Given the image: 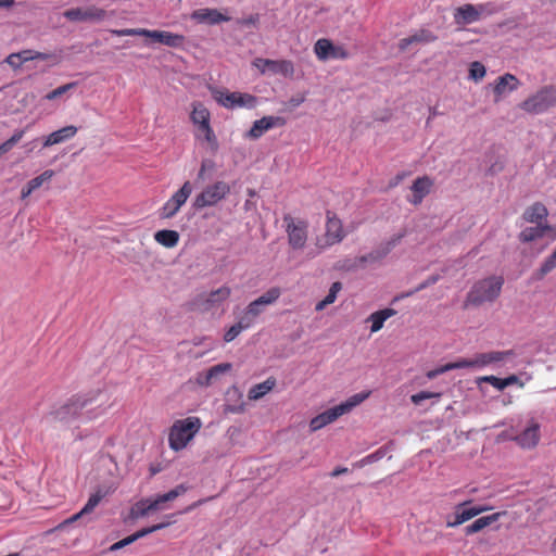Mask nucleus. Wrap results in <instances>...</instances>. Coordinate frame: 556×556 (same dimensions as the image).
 <instances>
[{
  "label": "nucleus",
  "instance_id": "f257e3e1",
  "mask_svg": "<svg viewBox=\"0 0 556 556\" xmlns=\"http://www.w3.org/2000/svg\"><path fill=\"white\" fill-rule=\"evenodd\" d=\"M104 392L101 389L90 390L87 393L75 394L71 396L64 404L52 409L49 416L60 422H68L71 420L84 417L92 420L106 410L109 400L101 401Z\"/></svg>",
  "mask_w": 556,
  "mask_h": 556
},
{
  "label": "nucleus",
  "instance_id": "f03ea898",
  "mask_svg": "<svg viewBox=\"0 0 556 556\" xmlns=\"http://www.w3.org/2000/svg\"><path fill=\"white\" fill-rule=\"evenodd\" d=\"M504 283L502 276H491L477 281L467 293L464 306H481L494 302L501 294Z\"/></svg>",
  "mask_w": 556,
  "mask_h": 556
},
{
  "label": "nucleus",
  "instance_id": "7ed1b4c3",
  "mask_svg": "<svg viewBox=\"0 0 556 556\" xmlns=\"http://www.w3.org/2000/svg\"><path fill=\"white\" fill-rule=\"evenodd\" d=\"M202 422L198 417H188L176 420L169 430L168 442L174 451H180L187 446L200 430Z\"/></svg>",
  "mask_w": 556,
  "mask_h": 556
},
{
  "label": "nucleus",
  "instance_id": "20e7f679",
  "mask_svg": "<svg viewBox=\"0 0 556 556\" xmlns=\"http://www.w3.org/2000/svg\"><path fill=\"white\" fill-rule=\"evenodd\" d=\"M556 103V90L545 86L520 103V109L530 114H541Z\"/></svg>",
  "mask_w": 556,
  "mask_h": 556
},
{
  "label": "nucleus",
  "instance_id": "39448f33",
  "mask_svg": "<svg viewBox=\"0 0 556 556\" xmlns=\"http://www.w3.org/2000/svg\"><path fill=\"white\" fill-rule=\"evenodd\" d=\"M213 98L219 105L230 110L236 108L253 109L257 104V98L253 94L238 91L230 92L226 89L214 90Z\"/></svg>",
  "mask_w": 556,
  "mask_h": 556
},
{
  "label": "nucleus",
  "instance_id": "423d86ee",
  "mask_svg": "<svg viewBox=\"0 0 556 556\" xmlns=\"http://www.w3.org/2000/svg\"><path fill=\"white\" fill-rule=\"evenodd\" d=\"M229 192L230 187L226 181H216L204 188L203 191L195 197L193 205L195 208L213 206L225 199Z\"/></svg>",
  "mask_w": 556,
  "mask_h": 556
},
{
  "label": "nucleus",
  "instance_id": "0eeeda50",
  "mask_svg": "<svg viewBox=\"0 0 556 556\" xmlns=\"http://www.w3.org/2000/svg\"><path fill=\"white\" fill-rule=\"evenodd\" d=\"M230 288L223 286L208 293H201L197 295L191 302V308L198 311H210L219 306L230 296Z\"/></svg>",
  "mask_w": 556,
  "mask_h": 556
},
{
  "label": "nucleus",
  "instance_id": "6e6552de",
  "mask_svg": "<svg viewBox=\"0 0 556 556\" xmlns=\"http://www.w3.org/2000/svg\"><path fill=\"white\" fill-rule=\"evenodd\" d=\"M314 53L319 61H327L329 59L346 60L350 58L349 51L343 46H334L327 38H320L315 42Z\"/></svg>",
  "mask_w": 556,
  "mask_h": 556
},
{
  "label": "nucleus",
  "instance_id": "1a4fd4ad",
  "mask_svg": "<svg viewBox=\"0 0 556 556\" xmlns=\"http://www.w3.org/2000/svg\"><path fill=\"white\" fill-rule=\"evenodd\" d=\"M470 504H471V501H465L463 503L457 504L455 506L454 519L453 520L448 519L446 521V526L448 528L457 527V526L470 520L471 518L491 509L489 506H485V505L469 506Z\"/></svg>",
  "mask_w": 556,
  "mask_h": 556
},
{
  "label": "nucleus",
  "instance_id": "9d476101",
  "mask_svg": "<svg viewBox=\"0 0 556 556\" xmlns=\"http://www.w3.org/2000/svg\"><path fill=\"white\" fill-rule=\"evenodd\" d=\"M289 243H305L307 240L308 223L302 218L292 217L286 214L282 218Z\"/></svg>",
  "mask_w": 556,
  "mask_h": 556
},
{
  "label": "nucleus",
  "instance_id": "9b49d317",
  "mask_svg": "<svg viewBox=\"0 0 556 556\" xmlns=\"http://www.w3.org/2000/svg\"><path fill=\"white\" fill-rule=\"evenodd\" d=\"M192 192V186L186 181L181 188L168 199L161 208V216L164 218L173 217L186 203Z\"/></svg>",
  "mask_w": 556,
  "mask_h": 556
},
{
  "label": "nucleus",
  "instance_id": "f8f14e48",
  "mask_svg": "<svg viewBox=\"0 0 556 556\" xmlns=\"http://www.w3.org/2000/svg\"><path fill=\"white\" fill-rule=\"evenodd\" d=\"M513 351H492L486 353L476 354L471 359H459L462 368L467 367H484L486 365L504 361L507 356H511Z\"/></svg>",
  "mask_w": 556,
  "mask_h": 556
},
{
  "label": "nucleus",
  "instance_id": "ddd939ff",
  "mask_svg": "<svg viewBox=\"0 0 556 556\" xmlns=\"http://www.w3.org/2000/svg\"><path fill=\"white\" fill-rule=\"evenodd\" d=\"M286 123L287 121L282 116H264L253 123L252 127L247 132V138L253 140L258 139L269 129L275 127H282L286 125Z\"/></svg>",
  "mask_w": 556,
  "mask_h": 556
},
{
  "label": "nucleus",
  "instance_id": "4468645a",
  "mask_svg": "<svg viewBox=\"0 0 556 556\" xmlns=\"http://www.w3.org/2000/svg\"><path fill=\"white\" fill-rule=\"evenodd\" d=\"M345 237L342 220L332 211L326 212V238L328 243H340Z\"/></svg>",
  "mask_w": 556,
  "mask_h": 556
},
{
  "label": "nucleus",
  "instance_id": "2eb2a0df",
  "mask_svg": "<svg viewBox=\"0 0 556 556\" xmlns=\"http://www.w3.org/2000/svg\"><path fill=\"white\" fill-rule=\"evenodd\" d=\"M190 121L192 122V124L195 128L194 132H199L201 130L212 127L211 112L200 101L192 102L191 112H190Z\"/></svg>",
  "mask_w": 556,
  "mask_h": 556
},
{
  "label": "nucleus",
  "instance_id": "dca6fc26",
  "mask_svg": "<svg viewBox=\"0 0 556 556\" xmlns=\"http://www.w3.org/2000/svg\"><path fill=\"white\" fill-rule=\"evenodd\" d=\"M433 184V180L429 176L418 177L410 187L412 197L408 199V202L414 205H419L430 193Z\"/></svg>",
  "mask_w": 556,
  "mask_h": 556
},
{
  "label": "nucleus",
  "instance_id": "f3484780",
  "mask_svg": "<svg viewBox=\"0 0 556 556\" xmlns=\"http://www.w3.org/2000/svg\"><path fill=\"white\" fill-rule=\"evenodd\" d=\"M144 36L151 38L153 41L162 43L167 47L177 48L180 47L184 41L185 37L179 34H174L170 31L165 30H150L144 28Z\"/></svg>",
  "mask_w": 556,
  "mask_h": 556
},
{
  "label": "nucleus",
  "instance_id": "a211bd4d",
  "mask_svg": "<svg viewBox=\"0 0 556 556\" xmlns=\"http://www.w3.org/2000/svg\"><path fill=\"white\" fill-rule=\"evenodd\" d=\"M105 11L100 8H88V9H70L64 12V16L70 21L81 22V21H100L105 17Z\"/></svg>",
  "mask_w": 556,
  "mask_h": 556
},
{
  "label": "nucleus",
  "instance_id": "6ab92c4d",
  "mask_svg": "<svg viewBox=\"0 0 556 556\" xmlns=\"http://www.w3.org/2000/svg\"><path fill=\"white\" fill-rule=\"evenodd\" d=\"M520 83L513 74H504L500 76L493 86L494 101L498 102L506 92H511L518 89Z\"/></svg>",
  "mask_w": 556,
  "mask_h": 556
},
{
  "label": "nucleus",
  "instance_id": "aec40b11",
  "mask_svg": "<svg viewBox=\"0 0 556 556\" xmlns=\"http://www.w3.org/2000/svg\"><path fill=\"white\" fill-rule=\"evenodd\" d=\"M547 216L548 210L542 202L532 203L522 213L525 222L538 225H548Z\"/></svg>",
  "mask_w": 556,
  "mask_h": 556
},
{
  "label": "nucleus",
  "instance_id": "412c9836",
  "mask_svg": "<svg viewBox=\"0 0 556 556\" xmlns=\"http://www.w3.org/2000/svg\"><path fill=\"white\" fill-rule=\"evenodd\" d=\"M343 408L339 407V405L331 407L321 414L314 417L309 422L311 431H317L321 429L323 427L337 420L340 416L344 415L342 413Z\"/></svg>",
  "mask_w": 556,
  "mask_h": 556
},
{
  "label": "nucleus",
  "instance_id": "4be33fe9",
  "mask_svg": "<svg viewBox=\"0 0 556 556\" xmlns=\"http://www.w3.org/2000/svg\"><path fill=\"white\" fill-rule=\"evenodd\" d=\"M230 369H231L230 363H222V364L215 365L206 371L199 372L197 375L195 381L201 387H208L213 383V381L217 377L229 371Z\"/></svg>",
  "mask_w": 556,
  "mask_h": 556
},
{
  "label": "nucleus",
  "instance_id": "5701e85b",
  "mask_svg": "<svg viewBox=\"0 0 556 556\" xmlns=\"http://www.w3.org/2000/svg\"><path fill=\"white\" fill-rule=\"evenodd\" d=\"M77 127L73 125L65 126L48 135L43 140V148L62 143L72 139L77 134Z\"/></svg>",
  "mask_w": 556,
  "mask_h": 556
},
{
  "label": "nucleus",
  "instance_id": "b1692460",
  "mask_svg": "<svg viewBox=\"0 0 556 556\" xmlns=\"http://www.w3.org/2000/svg\"><path fill=\"white\" fill-rule=\"evenodd\" d=\"M435 40L437 36L432 31L428 29H420L414 35L401 39L399 47L401 50H406L413 43H429Z\"/></svg>",
  "mask_w": 556,
  "mask_h": 556
},
{
  "label": "nucleus",
  "instance_id": "393cba45",
  "mask_svg": "<svg viewBox=\"0 0 556 556\" xmlns=\"http://www.w3.org/2000/svg\"><path fill=\"white\" fill-rule=\"evenodd\" d=\"M454 17L457 24H470L480 18V12L476 5L467 3L456 9Z\"/></svg>",
  "mask_w": 556,
  "mask_h": 556
},
{
  "label": "nucleus",
  "instance_id": "a878e982",
  "mask_svg": "<svg viewBox=\"0 0 556 556\" xmlns=\"http://www.w3.org/2000/svg\"><path fill=\"white\" fill-rule=\"evenodd\" d=\"M388 248H380L377 249L370 253L364 254L355 260V262L351 265H349V268H358V267H366L367 265H372L375 263H378L381 261L388 253Z\"/></svg>",
  "mask_w": 556,
  "mask_h": 556
},
{
  "label": "nucleus",
  "instance_id": "bb28decb",
  "mask_svg": "<svg viewBox=\"0 0 556 556\" xmlns=\"http://www.w3.org/2000/svg\"><path fill=\"white\" fill-rule=\"evenodd\" d=\"M505 511H498L489 516H483L475 520L472 523L465 527L464 531L466 535H471L473 533H477L484 528L491 526L495 521L500 519L501 516L505 515Z\"/></svg>",
  "mask_w": 556,
  "mask_h": 556
},
{
  "label": "nucleus",
  "instance_id": "cd10ccee",
  "mask_svg": "<svg viewBox=\"0 0 556 556\" xmlns=\"http://www.w3.org/2000/svg\"><path fill=\"white\" fill-rule=\"evenodd\" d=\"M553 228L549 225H538L527 227L520 232V239L523 242H531L544 238Z\"/></svg>",
  "mask_w": 556,
  "mask_h": 556
},
{
  "label": "nucleus",
  "instance_id": "c85d7f7f",
  "mask_svg": "<svg viewBox=\"0 0 556 556\" xmlns=\"http://www.w3.org/2000/svg\"><path fill=\"white\" fill-rule=\"evenodd\" d=\"M193 17L199 22L208 23L211 25L218 24L220 22L229 21V17L222 14L216 9H200L194 11Z\"/></svg>",
  "mask_w": 556,
  "mask_h": 556
},
{
  "label": "nucleus",
  "instance_id": "c756f323",
  "mask_svg": "<svg viewBox=\"0 0 556 556\" xmlns=\"http://www.w3.org/2000/svg\"><path fill=\"white\" fill-rule=\"evenodd\" d=\"M539 438V425H533L525 429L515 440L521 447L531 448L538 444Z\"/></svg>",
  "mask_w": 556,
  "mask_h": 556
},
{
  "label": "nucleus",
  "instance_id": "7c9ffc66",
  "mask_svg": "<svg viewBox=\"0 0 556 556\" xmlns=\"http://www.w3.org/2000/svg\"><path fill=\"white\" fill-rule=\"evenodd\" d=\"M194 138L205 142L211 154L215 155L218 152L219 143L213 127L206 128L199 132H194Z\"/></svg>",
  "mask_w": 556,
  "mask_h": 556
},
{
  "label": "nucleus",
  "instance_id": "2f4dec72",
  "mask_svg": "<svg viewBox=\"0 0 556 556\" xmlns=\"http://www.w3.org/2000/svg\"><path fill=\"white\" fill-rule=\"evenodd\" d=\"M395 311L393 308H384L381 311H377L369 315L367 321H371L370 331L377 332L383 327V323L391 316L395 315Z\"/></svg>",
  "mask_w": 556,
  "mask_h": 556
},
{
  "label": "nucleus",
  "instance_id": "473e14b6",
  "mask_svg": "<svg viewBox=\"0 0 556 556\" xmlns=\"http://www.w3.org/2000/svg\"><path fill=\"white\" fill-rule=\"evenodd\" d=\"M268 72L273 74H281L286 77L292 76L294 73V66L289 60H270Z\"/></svg>",
  "mask_w": 556,
  "mask_h": 556
},
{
  "label": "nucleus",
  "instance_id": "72a5a7b5",
  "mask_svg": "<svg viewBox=\"0 0 556 556\" xmlns=\"http://www.w3.org/2000/svg\"><path fill=\"white\" fill-rule=\"evenodd\" d=\"M150 500L149 498H142L138 501L130 509L129 517L132 520L143 518L146 516H149L151 513H154L153 509L150 507Z\"/></svg>",
  "mask_w": 556,
  "mask_h": 556
},
{
  "label": "nucleus",
  "instance_id": "f704fd0d",
  "mask_svg": "<svg viewBox=\"0 0 556 556\" xmlns=\"http://www.w3.org/2000/svg\"><path fill=\"white\" fill-rule=\"evenodd\" d=\"M275 380L267 379L266 381L253 386L249 391L250 400H258L268 393L275 387Z\"/></svg>",
  "mask_w": 556,
  "mask_h": 556
},
{
  "label": "nucleus",
  "instance_id": "c9c22d12",
  "mask_svg": "<svg viewBox=\"0 0 556 556\" xmlns=\"http://www.w3.org/2000/svg\"><path fill=\"white\" fill-rule=\"evenodd\" d=\"M109 492L102 488H98L97 491L90 495L88 502L83 507V514L90 515L93 509L99 505L101 500L106 496Z\"/></svg>",
  "mask_w": 556,
  "mask_h": 556
},
{
  "label": "nucleus",
  "instance_id": "e433bc0d",
  "mask_svg": "<svg viewBox=\"0 0 556 556\" xmlns=\"http://www.w3.org/2000/svg\"><path fill=\"white\" fill-rule=\"evenodd\" d=\"M16 53L22 64L33 60L47 61L52 56L50 53L39 52L31 49L22 50Z\"/></svg>",
  "mask_w": 556,
  "mask_h": 556
},
{
  "label": "nucleus",
  "instance_id": "4c0bfd02",
  "mask_svg": "<svg viewBox=\"0 0 556 556\" xmlns=\"http://www.w3.org/2000/svg\"><path fill=\"white\" fill-rule=\"evenodd\" d=\"M265 306L258 303L257 300L252 301L245 308L242 317L249 320V325L251 326L254 320L264 312Z\"/></svg>",
  "mask_w": 556,
  "mask_h": 556
},
{
  "label": "nucleus",
  "instance_id": "58836bf2",
  "mask_svg": "<svg viewBox=\"0 0 556 556\" xmlns=\"http://www.w3.org/2000/svg\"><path fill=\"white\" fill-rule=\"evenodd\" d=\"M249 327H250V325H249V320H247V318H243V317L241 316V317L239 318L238 323H237V324H235L233 326H231V327L227 330V332H226V333H225V336H224V340H225L226 342H230V341L235 340V339L239 336V333H240L242 330H244V329H247V328H249Z\"/></svg>",
  "mask_w": 556,
  "mask_h": 556
},
{
  "label": "nucleus",
  "instance_id": "ea45409f",
  "mask_svg": "<svg viewBox=\"0 0 556 556\" xmlns=\"http://www.w3.org/2000/svg\"><path fill=\"white\" fill-rule=\"evenodd\" d=\"M556 267V251L542 264L540 269L533 273V280H542L545 275Z\"/></svg>",
  "mask_w": 556,
  "mask_h": 556
},
{
  "label": "nucleus",
  "instance_id": "a19ab883",
  "mask_svg": "<svg viewBox=\"0 0 556 556\" xmlns=\"http://www.w3.org/2000/svg\"><path fill=\"white\" fill-rule=\"evenodd\" d=\"M369 396V392L365 393H357L351 396L348 401L339 404V407H342L343 414L350 413L355 406L359 405L362 402H364Z\"/></svg>",
  "mask_w": 556,
  "mask_h": 556
},
{
  "label": "nucleus",
  "instance_id": "79ce46f5",
  "mask_svg": "<svg viewBox=\"0 0 556 556\" xmlns=\"http://www.w3.org/2000/svg\"><path fill=\"white\" fill-rule=\"evenodd\" d=\"M154 239L157 243H177L179 233L176 230L164 229L157 231L154 235Z\"/></svg>",
  "mask_w": 556,
  "mask_h": 556
},
{
  "label": "nucleus",
  "instance_id": "37998d69",
  "mask_svg": "<svg viewBox=\"0 0 556 556\" xmlns=\"http://www.w3.org/2000/svg\"><path fill=\"white\" fill-rule=\"evenodd\" d=\"M281 294V290L278 287H273L268 289L265 293H263L261 296H258L256 300L258 303H261L263 306L270 305L275 303Z\"/></svg>",
  "mask_w": 556,
  "mask_h": 556
},
{
  "label": "nucleus",
  "instance_id": "c03bdc74",
  "mask_svg": "<svg viewBox=\"0 0 556 556\" xmlns=\"http://www.w3.org/2000/svg\"><path fill=\"white\" fill-rule=\"evenodd\" d=\"M462 368V365H459V362H453V363H447L443 366H440L435 369H432V370H429L427 371L426 374V377L429 379V380H432L434 378H437L438 376L442 375V374H445L450 370H453V369H460Z\"/></svg>",
  "mask_w": 556,
  "mask_h": 556
},
{
  "label": "nucleus",
  "instance_id": "a18cd8bd",
  "mask_svg": "<svg viewBox=\"0 0 556 556\" xmlns=\"http://www.w3.org/2000/svg\"><path fill=\"white\" fill-rule=\"evenodd\" d=\"M486 74L485 66L478 61H475L470 64L469 67V78H471L475 81L482 80L483 77Z\"/></svg>",
  "mask_w": 556,
  "mask_h": 556
},
{
  "label": "nucleus",
  "instance_id": "49530a36",
  "mask_svg": "<svg viewBox=\"0 0 556 556\" xmlns=\"http://www.w3.org/2000/svg\"><path fill=\"white\" fill-rule=\"evenodd\" d=\"M170 522H161V523H156V525H153L151 527H147V528H142L140 530H138L137 532L132 533V538L135 540V542L150 533H153L155 531H159L161 529H164L166 528L167 526H169Z\"/></svg>",
  "mask_w": 556,
  "mask_h": 556
},
{
  "label": "nucleus",
  "instance_id": "de8ad7c7",
  "mask_svg": "<svg viewBox=\"0 0 556 556\" xmlns=\"http://www.w3.org/2000/svg\"><path fill=\"white\" fill-rule=\"evenodd\" d=\"M150 500V507L153 511H160L166 508L165 504L172 502L167 493L159 494L155 497H148Z\"/></svg>",
  "mask_w": 556,
  "mask_h": 556
},
{
  "label": "nucleus",
  "instance_id": "09e8293b",
  "mask_svg": "<svg viewBox=\"0 0 556 556\" xmlns=\"http://www.w3.org/2000/svg\"><path fill=\"white\" fill-rule=\"evenodd\" d=\"M76 85H77V83H68V84L62 85V86L55 88L54 90L48 92L45 96V99H47L49 101L55 100V99L60 98L61 96L65 94L71 89L75 88Z\"/></svg>",
  "mask_w": 556,
  "mask_h": 556
},
{
  "label": "nucleus",
  "instance_id": "8fccbe9b",
  "mask_svg": "<svg viewBox=\"0 0 556 556\" xmlns=\"http://www.w3.org/2000/svg\"><path fill=\"white\" fill-rule=\"evenodd\" d=\"M442 395L441 392H430V391H420L416 394H413L410 396V401L415 404V405H420L425 400H429V399H440Z\"/></svg>",
  "mask_w": 556,
  "mask_h": 556
},
{
  "label": "nucleus",
  "instance_id": "3c124183",
  "mask_svg": "<svg viewBox=\"0 0 556 556\" xmlns=\"http://www.w3.org/2000/svg\"><path fill=\"white\" fill-rule=\"evenodd\" d=\"M53 175L54 172L52 169H47L39 176L30 179L27 184L30 186V190H36L41 187L45 181L51 179Z\"/></svg>",
  "mask_w": 556,
  "mask_h": 556
},
{
  "label": "nucleus",
  "instance_id": "603ef678",
  "mask_svg": "<svg viewBox=\"0 0 556 556\" xmlns=\"http://www.w3.org/2000/svg\"><path fill=\"white\" fill-rule=\"evenodd\" d=\"M439 279H440L439 275H431L424 282H421L418 287H416L414 290L406 292L402 296H410V295L415 294L416 292L421 291V290L428 288L429 286L437 283L439 281Z\"/></svg>",
  "mask_w": 556,
  "mask_h": 556
},
{
  "label": "nucleus",
  "instance_id": "864d4df0",
  "mask_svg": "<svg viewBox=\"0 0 556 556\" xmlns=\"http://www.w3.org/2000/svg\"><path fill=\"white\" fill-rule=\"evenodd\" d=\"M111 33L115 36H144V28H125V29H113Z\"/></svg>",
  "mask_w": 556,
  "mask_h": 556
},
{
  "label": "nucleus",
  "instance_id": "5fc2aeb1",
  "mask_svg": "<svg viewBox=\"0 0 556 556\" xmlns=\"http://www.w3.org/2000/svg\"><path fill=\"white\" fill-rule=\"evenodd\" d=\"M488 382L495 387L497 390H504V379L497 378L495 376H485L478 379V383Z\"/></svg>",
  "mask_w": 556,
  "mask_h": 556
},
{
  "label": "nucleus",
  "instance_id": "6e6d98bb",
  "mask_svg": "<svg viewBox=\"0 0 556 556\" xmlns=\"http://www.w3.org/2000/svg\"><path fill=\"white\" fill-rule=\"evenodd\" d=\"M342 289V283L340 281H336L331 285L327 296L325 298L326 302L329 304L333 303L337 299L338 292Z\"/></svg>",
  "mask_w": 556,
  "mask_h": 556
},
{
  "label": "nucleus",
  "instance_id": "4d7b16f0",
  "mask_svg": "<svg viewBox=\"0 0 556 556\" xmlns=\"http://www.w3.org/2000/svg\"><path fill=\"white\" fill-rule=\"evenodd\" d=\"M190 489L189 485H186L184 483L176 485L173 490L167 492V495L169 496L170 501L176 500L179 495L185 494Z\"/></svg>",
  "mask_w": 556,
  "mask_h": 556
},
{
  "label": "nucleus",
  "instance_id": "13d9d810",
  "mask_svg": "<svg viewBox=\"0 0 556 556\" xmlns=\"http://www.w3.org/2000/svg\"><path fill=\"white\" fill-rule=\"evenodd\" d=\"M269 59L256 58L253 61V66H255L262 74L269 71Z\"/></svg>",
  "mask_w": 556,
  "mask_h": 556
},
{
  "label": "nucleus",
  "instance_id": "bf43d9fd",
  "mask_svg": "<svg viewBox=\"0 0 556 556\" xmlns=\"http://www.w3.org/2000/svg\"><path fill=\"white\" fill-rule=\"evenodd\" d=\"M135 540L132 538V535H128L126 536L125 539L112 544L110 547H109V551L110 552H115V551H118L127 545H130L131 543H134Z\"/></svg>",
  "mask_w": 556,
  "mask_h": 556
},
{
  "label": "nucleus",
  "instance_id": "052dcab7",
  "mask_svg": "<svg viewBox=\"0 0 556 556\" xmlns=\"http://www.w3.org/2000/svg\"><path fill=\"white\" fill-rule=\"evenodd\" d=\"M5 63L10 65L13 70H18L22 66V63L16 52L9 54L5 59Z\"/></svg>",
  "mask_w": 556,
  "mask_h": 556
},
{
  "label": "nucleus",
  "instance_id": "680f3d73",
  "mask_svg": "<svg viewBox=\"0 0 556 556\" xmlns=\"http://www.w3.org/2000/svg\"><path fill=\"white\" fill-rule=\"evenodd\" d=\"M214 166H215V164H214V162L212 160H208V159L203 160L202 163H201V167H200L198 177L200 179H203L205 172L208 170V169H213Z\"/></svg>",
  "mask_w": 556,
  "mask_h": 556
},
{
  "label": "nucleus",
  "instance_id": "e2e57ef3",
  "mask_svg": "<svg viewBox=\"0 0 556 556\" xmlns=\"http://www.w3.org/2000/svg\"><path fill=\"white\" fill-rule=\"evenodd\" d=\"M87 517L86 514H83V509L80 511H78L77 514L73 515L72 517L67 518L66 520H64L62 523H60L59 528H64L66 527L67 525H71L77 520H83Z\"/></svg>",
  "mask_w": 556,
  "mask_h": 556
},
{
  "label": "nucleus",
  "instance_id": "0e129e2a",
  "mask_svg": "<svg viewBox=\"0 0 556 556\" xmlns=\"http://www.w3.org/2000/svg\"><path fill=\"white\" fill-rule=\"evenodd\" d=\"M215 496H210V497H206V498H201L194 503H192L190 506L186 507L184 513H189L191 510H193L194 508L203 505L204 503H207L210 501H212Z\"/></svg>",
  "mask_w": 556,
  "mask_h": 556
},
{
  "label": "nucleus",
  "instance_id": "69168bd1",
  "mask_svg": "<svg viewBox=\"0 0 556 556\" xmlns=\"http://www.w3.org/2000/svg\"><path fill=\"white\" fill-rule=\"evenodd\" d=\"M225 412L233 413V414H241L244 412V404L240 405H226Z\"/></svg>",
  "mask_w": 556,
  "mask_h": 556
},
{
  "label": "nucleus",
  "instance_id": "338daca9",
  "mask_svg": "<svg viewBox=\"0 0 556 556\" xmlns=\"http://www.w3.org/2000/svg\"><path fill=\"white\" fill-rule=\"evenodd\" d=\"M25 135V130L24 129H20V130H16L10 138L9 140L11 141V143L13 146H15L17 142L21 141V139L24 137Z\"/></svg>",
  "mask_w": 556,
  "mask_h": 556
},
{
  "label": "nucleus",
  "instance_id": "774afa93",
  "mask_svg": "<svg viewBox=\"0 0 556 556\" xmlns=\"http://www.w3.org/2000/svg\"><path fill=\"white\" fill-rule=\"evenodd\" d=\"M14 146L8 139L0 144V156L8 153Z\"/></svg>",
  "mask_w": 556,
  "mask_h": 556
}]
</instances>
